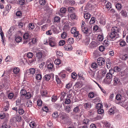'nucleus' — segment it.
Here are the masks:
<instances>
[{
	"instance_id": "f257e3e1",
	"label": "nucleus",
	"mask_w": 128,
	"mask_h": 128,
	"mask_svg": "<svg viewBox=\"0 0 128 128\" xmlns=\"http://www.w3.org/2000/svg\"><path fill=\"white\" fill-rule=\"evenodd\" d=\"M111 32L108 36V40H114L116 39L119 36L118 33L120 31V28L118 27L114 26L112 27L111 30Z\"/></svg>"
},
{
	"instance_id": "f03ea898",
	"label": "nucleus",
	"mask_w": 128,
	"mask_h": 128,
	"mask_svg": "<svg viewBox=\"0 0 128 128\" xmlns=\"http://www.w3.org/2000/svg\"><path fill=\"white\" fill-rule=\"evenodd\" d=\"M54 75L52 74H45L43 78V79L44 80L46 81H48L49 80L52 81L53 80Z\"/></svg>"
},
{
	"instance_id": "7ed1b4c3",
	"label": "nucleus",
	"mask_w": 128,
	"mask_h": 128,
	"mask_svg": "<svg viewBox=\"0 0 128 128\" xmlns=\"http://www.w3.org/2000/svg\"><path fill=\"white\" fill-rule=\"evenodd\" d=\"M48 43L51 47H54L56 45V43L55 42L54 39L51 36L49 38Z\"/></svg>"
},
{
	"instance_id": "20e7f679",
	"label": "nucleus",
	"mask_w": 128,
	"mask_h": 128,
	"mask_svg": "<svg viewBox=\"0 0 128 128\" xmlns=\"http://www.w3.org/2000/svg\"><path fill=\"white\" fill-rule=\"evenodd\" d=\"M105 59L102 58H98L97 61V64L99 66H103L105 63Z\"/></svg>"
},
{
	"instance_id": "39448f33",
	"label": "nucleus",
	"mask_w": 128,
	"mask_h": 128,
	"mask_svg": "<svg viewBox=\"0 0 128 128\" xmlns=\"http://www.w3.org/2000/svg\"><path fill=\"white\" fill-rule=\"evenodd\" d=\"M66 72L65 70H63L59 74V76L63 79H66L67 75L66 74Z\"/></svg>"
},
{
	"instance_id": "423d86ee",
	"label": "nucleus",
	"mask_w": 128,
	"mask_h": 128,
	"mask_svg": "<svg viewBox=\"0 0 128 128\" xmlns=\"http://www.w3.org/2000/svg\"><path fill=\"white\" fill-rule=\"evenodd\" d=\"M113 71V70H109V72L106 75V78L109 80H110L114 76L113 74L114 73Z\"/></svg>"
},
{
	"instance_id": "0eeeda50",
	"label": "nucleus",
	"mask_w": 128,
	"mask_h": 128,
	"mask_svg": "<svg viewBox=\"0 0 128 128\" xmlns=\"http://www.w3.org/2000/svg\"><path fill=\"white\" fill-rule=\"evenodd\" d=\"M72 34H74V37L76 38L78 40H80L82 38V35L79 34V32L78 31H76V32H75L74 33Z\"/></svg>"
},
{
	"instance_id": "6e6552de",
	"label": "nucleus",
	"mask_w": 128,
	"mask_h": 128,
	"mask_svg": "<svg viewBox=\"0 0 128 128\" xmlns=\"http://www.w3.org/2000/svg\"><path fill=\"white\" fill-rule=\"evenodd\" d=\"M91 67L93 69H96V70H98L100 68V66L96 62L92 63L91 64Z\"/></svg>"
},
{
	"instance_id": "1a4fd4ad",
	"label": "nucleus",
	"mask_w": 128,
	"mask_h": 128,
	"mask_svg": "<svg viewBox=\"0 0 128 128\" xmlns=\"http://www.w3.org/2000/svg\"><path fill=\"white\" fill-rule=\"evenodd\" d=\"M27 91L24 88L22 89L20 91V94L21 96L20 99H22V97L25 96L26 94L27 93Z\"/></svg>"
},
{
	"instance_id": "9d476101",
	"label": "nucleus",
	"mask_w": 128,
	"mask_h": 128,
	"mask_svg": "<svg viewBox=\"0 0 128 128\" xmlns=\"http://www.w3.org/2000/svg\"><path fill=\"white\" fill-rule=\"evenodd\" d=\"M48 68L49 70L52 71L54 70V68L53 63H50L48 65Z\"/></svg>"
},
{
	"instance_id": "9b49d317",
	"label": "nucleus",
	"mask_w": 128,
	"mask_h": 128,
	"mask_svg": "<svg viewBox=\"0 0 128 128\" xmlns=\"http://www.w3.org/2000/svg\"><path fill=\"white\" fill-rule=\"evenodd\" d=\"M63 104L64 106V110L66 112L68 113L70 112L71 109L70 106L64 105L63 103Z\"/></svg>"
},
{
	"instance_id": "f8f14e48",
	"label": "nucleus",
	"mask_w": 128,
	"mask_h": 128,
	"mask_svg": "<svg viewBox=\"0 0 128 128\" xmlns=\"http://www.w3.org/2000/svg\"><path fill=\"white\" fill-rule=\"evenodd\" d=\"M82 32L84 34H87L89 33V30L86 26L81 28Z\"/></svg>"
},
{
	"instance_id": "ddd939ff",
	"label": "nucleus",
	"mask_w": 128,
	"mask_h": 128,
	"mask_svg": "<svg viewBox=\"0 0 128 128\" xmlns=\"http://www.w3.org/2000/svg\"><path fill=\"white\" fill-rule=\"evenodd\" d=\"M59 116L62 120L67 118L68 116L65 113L62 112L59 114Z\"/></svg>"
},
{
	"instance_id": "4468645a",
	"label": "nucleus",
	"mask_w": 128,
	"mask_h": 128,
	"mask_svg": "<svg viewBox=\"0 0 128 128\" xmlns=\"http://www.w3.org/2000/svg\"><path fill=\"white\" fill-rule=\"evenodd\" d=\"M64 48L65 50H70L72 49V47L69 44H66L64 46Z\"/></svg>"
},
{
	"instance_id": "2eb2a0df",
	"label": "nucleus",
	"mask_w": 128,
	"mask_h": 128,
	"mask_svg": "<svg viewBox=\"0 0 128 128\" xmlns=\"http://www.w3.org/2000/svg\"><path fill=\"white\" fill-rule=\"evenodd\" d=\"M120 81L119 78L116 77L114 78L113 80V85L114 86H116L119 83Z\"/></svg>"
},
{
	"instance_id": "dca6fc26",
	"label": "nucleus",
	"mask_w": 128,
	"mask_h": 128,
	"mask_svg": "<svg viewBox=\"0 0 128 128\" xmlns=\"http://www.w3.org/2000/svg\"><path fill=\"white\" fill-rule=\"evenodd\" d=\"M120 13L121 15L124 17H126L127 16V12L125 10H122Z\"/></svg>"
},
{
	"instance_id": "f3484780",
	"label": "nucleus",
	"mask_w": 128,
	"mask_h": 128,
	"mask_svg": "<svg viewBox=\"0 0 128 128\" xmlns=\"http://www.w3.org/2000/svg\"><path fill=\"white\" fill-rule=\"evenodd\" d=\"M84 16L86 20H87L90 18V14L88 12H85L84 13Z\"/></svg>"
},
{
	"instance_id": "a211bd4d",
	"label": "nucleus",
	"mask_w": 128,
	"mask_h": 128,
	"mask_svg": "<svg viewBox=\"0 0 128 128\" xmlns=\"http://www.w3.org/2000/svg\"><path fill=\"white\" fill-rule=\"evenodd\" d=\"M36 70L34 68H30L28 70V73H29L30 74L34 75L35 73Z\"/></svg>"
},
{
	"instance_id": "6ab92c4d",
	"label": "nucleus",
	"mask_w": 128,
	"mask_h": 128,
	"mask_svg": "<svg viewBox=\"0 0 128 128\" xmlns=\"http://www.w3.org/2000/svg\"><path fill=\"white\" fill-rule=\"evenodd\" d=\"M18 112L20 115H22L24 112V110L20 106H19Z\"/></svg>"
},
{
	"instance_id": "aec40b11",
	"label": "nucleus",
	"mask_w": 128,
	"mask_h": 128,
	"mask_svg": "<svg viewBox=\"0 0 128 128\" xmlns=\"http://www.w3.org/2000/svg\"><path fill=\"white\" fill-rule=\"evenodd\" d=\"M40 93L42 97H45L46 96V95L48 94L46 90H42L40 91Z\"/></svg>"
},
{
	"instance_id": "412c9836",
	"label": "nucleus",
	"mask_w": 128,
	"mask_h": 128,
	"mask_svg": "<svg viewBox=\"0 0 128 128\" xmlns=\"http://www.w3.org/2000/svg\"><path fill=\"white\" fill-rule=\"evenodd\" d=\"M113 70V73L114 72H120L121 70V69L118 66H116L114 68V70Z\"/></svg>"
},
{
	"instance_id": "4be33fe9",
	"label": "nucleus",
	"mask_w": 128,
	"mask_h": 128,
	"mask_svg": "<svg viewBox=\"0 0 128 128\" xmlns=\"http://www.w3.org/2000/svg\"><path fill=\"white\" fill-rule=\"evenodd\" d=\"M43 54L42 52H38L36 54V57L39 59H41L42 58Z\"/></svg>"
},
{
	"instance_id": "5701e85b",
	"label": "nucleus",
	"mask_w": 128,
	"mask_h": 128,
	"mask_svg": "<svg viewBox=\"0 0 128 128\" xmlns=\"http://www.w3.org/2000/svg\"><path fill=\"white\" fill-rule=\"evenodd\" d=\"M104 126L106 128H110L111 126V124L109 122L107 121L105 122H104Z\"/></svg>"
},
{
	"instance_id": "b1692460",
	"label": "nucleus",
	"mask_w": 128,
	"mask_h": 128,
	"mask_svg": "<svg viewBox=\"0 0 128 128\" xmlns=\"http://www.w3.org/2000/svg\"><path fill=\"white\" fill-rule=\"evenodd\" d=\"M71 98H67L65 99L64 100V103L65 104H70L71 102V100H70Z\"/></svg>"
},
{
	"instance_id": "393cba45",
	"label": "nucleus",
	"mask_w": 128,
	"mask_h": 128,
	"mask_svg": "<svg viewBox=\"0 0 128 128\" xmlns=\"http://www.w3.org/2000/svg\"><path fill=\"white\" fill-rule=\"evenodd\" d=\"M66 94V92H62L60 97V100L61 101L63 100Z\"/></svg>"
},
{
	"instance_id": "a878e982",
	"label": "nucleus",
	"mask_w": 128,
	"mask_h": 128,
	"mask_svg": "<svg viewBox=\"0 0 128 128\" xmlns=\"http://www.w3.org/2000/svg\"><path fill=\"white\" fill-rule=\"evenodd\" d=\"M36 78L38 80H40L42 78V76L41 74H36Z\"/></svg>"
},
{
	"instance_id": "bb28decb",
	"label": "nucleus",
	"mask_w": 128,
	"mask_h": 128,
	"mask_svg": "<svg viewBox=\"0 0 128 128\" xmlns=\"http://www.w3.org/2000/svg\"><path fill=\"white\" fill-rule=\"evenodd\" d=\"M74 42V40L73 38H70L68 39L67 40V43L68 44H72Z\"/></svg>"
},
{
	"instance_id": "cd10ccee",
	"label": "nucleus",
	"mask_w": 128,
	"mask_h": 128,
	"mask_svg": "<svg viewBox=\"0 0 128 128\" xmlns=\"http://www.w3.org/2000/svg\"><path fill=\"white\" fill-rule=\"evenodd\" d=\"M115 7L116 8L118 11L120 10L122 8V6L121 4L119 3H118L116 4Z\"/></svg>"
},
{
	"instance_id": "c85d7f7f",
	"label": "nucleus",
	"mask_w": 128,
	"mask_h": 128,
	"mask_svg": "<svg viewBox=\"0 0 128 128\" xmlns=\"http://www.w3.org/2000/svg\"><path fill=\"white\" fill-rule=\"evenodd\" d=\"M128 55L127 54H125L120 56V59L122 60H125L128 58Z\"/></svg>"
},
{
	"instance_id": "c756f323",
	"label": "nucleus",
	"mask_w": 128,
	"mask_h": 128,
	"mask_svg": "<svg viewBox=\"0 0 128 128\" xmlns=\"http://www.w3.org/2000/svg\"><path fill=\"white\" fill-rule=\"evenodd\" d=\"M5 102H6L7 104L5 106L4 108L3 109L4 111L5 112L6 111L8 110L9 106V104L8 102V101H6Z\"/></svg>"
},
{
	"instance_id": "7c9ffc66",
	"label": "nucleus",
	"mask_w": 128,
	"mask_h": 128,
	"mask_svg": "<svg viewBox=\"0 0 128 128\" xmlns=\"http://www.w3.org/2000/svg\"><path fill=\"white\" fill-rule=\"evenodd\" d=\"M18 4L20 6H23L25 3V0H18L17 1Z\"/></svg>"
},
{
	"instance_id": "2f4dec72",
	"label": "nucleus",
	"mask_w": 128,
	"mask_h": 128,
	"mask_svg": "<svg viewBox=\"0 0 128 128\" xmlns=\"http://www.w3.org/2000/svg\"><path fill=\"white\" fill-rule=\"evenodd\" d=\"M88 75L92 77L93 78L94 77V72L90 69V70L88 71Z\"/></svg>"
},
{
	"instance_id": "473e14b6",
	"label": "nucleus",
	"mask_w": 128,
	"mask_h": 128,
	"mask_svg": "<svg viewBox=\"0 0 128 128\" xmlns=\"http://www.w3.org/2000/svg\"><path fill=\"white\" fill-rule=\"evenodd\" d=\"M26 104L27 107H31L32 106V103L31 100H29L26 103Z\"/></svg>"
},
{
	"instance_id": "72a5a7b5",
	"label": "nucleus",
	"mask_w": 128,
	"mask_h": 128,
	"mask_svg": "<svg viewBox=\"0 0 128 128\" xmlns=\"http://www.w3.org/2000/svg\"><path fill=\"white\" fill-rule=\"evenodd\" d=\"M67 98L72 99L74 98V95H73L72 92L70 91L68 95L67 96Z\"/></svg>"
},
{
	"instance_id": "f704fd0d",
	"label": "nucleus",
	"mask_w": 128,
	"mask_h": 128,
	"mask_svg": "<svg viewBox=\"0 0 128 128\" xmlns=\"http://www.w3.org/2000/svg\"><path fill=\"white\" fill-rule=\"evenodd\" d=\"M12 60V58L11 56H8L6 58L5 61L6 62H11Z\"/></svg>"
},
{
	"instance_id": "c9c22d12",
	"label": "nucleus",
	"mask_w": 128,
	"mask_h": 128,
	"mask_svg": "<svg viewBox=\"0 0 128 128\" xmlns=\"http://www.w3.org/2000/svg\"><path fill=\"white\" fill-rule=\"evenodd\" d=\"M104 82L106 84H110L111 82V80H109L107 78H104Z\"/></svg>"
},
{
	"instance_id": "e433bc0d",
	"label": "nucleus",
	"mask_w": 128,
	"mask_h": 128,
	"mask_svg": "<svg viewBox=\"0 0 128 128\" xmlns=\"http://www.w3.org/2000/svg\"><path fill=\"white\" fill-rule=\"evenodd\" d=\"M54 22H59L60 21V18L58 16H56L54 18Z\"/></svg>"
},
{
	"instance_id": "4c0bfd02",
	"label": "nucleus",
	"mask_w": 128,
	"mask_h": 128,
	"mask_svg": "<svg viewBox=\"0 0 128 128\" xmlns=\"http://www.w3.org/2000/svg\"><path fill=\"white\" fill-rule=\"evenodd\" d=\"M96 108L98 110L103 108L102 105L100 103H98L96 104Z\"/></svg>"
},
{
	"instance_id": "58836bf2",
	"label": "nucleus",
	"mask_w": 128,
	"mask_h": 128,
	"mask_svg": "<svg viewBox=\"0 0 128 128\" xmlns=\"http://www.w3.org/2000/svg\"><path fill=\"white\" fill-rule=\"evenodd\" d=\"M36 124L34 121H32L29 124V125L31 128H34L36 126Z\"/></svg>"
},
{
	"instance_id": "ea45409f",
	"label": "nucleus",
	"mask_w": 128,
	"mask_h": 128,
	"mask_svg": "<svg viewBox=\"0 0 128 128\" xmlns=\"http://www.w3.org/2000/svg\"><path fill=\"white\" fill-rule=\"evenodd\" d=\"M95 22V18L94 17L91 18L89 22L90 24H94Z\"/></svg>"
},
{
	"instance_id": "a19ab883",
	"label": "nucleus",
	"mask_w": 128,
	"mask_h": 128,
	"mask_svg": "<svg viewBox=\"0 0 128 128\" xmlns=\"http://www.w3.org/2000/svg\"><path fill=\"white\" fill-rule=\"evenodd\" d=\"M28 28L32 30L34 28V25L33 23H30L29 24Z\"/></svg>"
},
{
	"instance_id": "79ce46f5",
	"label": "nucleus",
	"mask_w": 128,
	"mask_h": 128,
	"mask_svg": "<svg viewBox=\"0 0 128 128\" xmlns=\"http://www.w3.org/2000/svg\"><path fill=\"white\" fill-rule=\"evenodd\" d=\"M29 36V35L28 33H24L23 36V38L24 39H27Z\"/></svg>"
},
{
	"instance_id": "37998d69",
	"label": "nucleus",
	"mask_w": 128,
	"mask_h": 128,
	"mask_svg": "<svg viewBox=\"0 0 128 128\" xmlns=\"http://www.w3.org/2000/svg\"><path fill=\"white\" fill-rule=\"evenodd\" d=\"M57 99V96H53L52 97V102H55Z\"/></svg>"
},
{
	"instance_id": "c03bdc74",
	"label": "nucleus",
	"mask_w": 128,
	"mask_h": 128,
	"mask_svg": "<svg viewBox=\"0 0 128 128\" xmlns=\"http://www.w3.org/2000/svg\"><path fill=\"white\" fill-rule=\"evenodd\" d=\"M75 86L77 88H80L82 86V84L80 82H77L76 83Z\"/></svg>"
},
{
	"instance_id": "a18cd8bd",
	"label": "nucleus",
	"mask_w": 128,
	"mask_h": 128,
	"mask_svg": "<svg viewBox=\"0 0 128 128\" xmlns=\"http://www.w3.org/2000/svg\"><path fill=\"white\" fill-rule=\"evenodd\" d=\"M80 110L79 107L78 106L75 107L73 110V111L75 112H80Z\"/></svg>"
},
{
	"instance_id": "49530a36",
	"label": "nucleus",
	"mask_w": 128,
	"mask_h": 128,
	"mask_svg": "<svg viewBox=\"0 0 128 128\" xmlns=\"http://www.w3.org/2000/svg\"><path fill=\"white\" fill-rule=\"evenodd\" d=\"M14 96V95L13 92L10 93L8 95V97L10 99H12Z\"/></svg>"
},
{
	"instance_id": "de8ad7c7",
	"label": "nucleus",
	"mask_w": 128,
	"mask_h": 128,
	"mask_svg": "<svg viewBox=\"0 0 128 128\" xmlns=\"http://www.w3.org/2000/svg\"><path fill=\"white\" fill-rule=\"evenodd\" d=\"M97 39L98 41H102L104 39V37L102 35H98V36Z\"/></svg>"
},
{
	"instance_id": "09e8293b",
	"label": "nucleus",
	"mask_w": 128,
	"mask_h": 128,
	"mask_svg": "<svg viewBox=\"0 0 128 128\" xmlns=\"http://www.w3.org/2000/svg\"><path fill=\"white\" fill-rule=\"evenodd\" d=\"M20 71V69L18 68H14L13 72L15 74H17Z\"/></svg>"
},
{
	"instance_id": "8fccbe9b",
	"label": "nucleus",
	"mask_w": 128,
	"mask_h": 128,
	"mask_svg": "<svg viewBox=\"0 0 128 128\" xmlns=\"http://www.w3.org/2000/svg\"><path fill=\"white\" fill-rule=\"evenodd\" d=\"M42 104V101L40 100H38L37 102V104L39 106H41Z\"/></svg>"
},
{
	"instance_id": "3c124183",
	"label": "nucleus",
	"mask_w": 128,
	"mask_h": 128,
	"mask_svg": "<svg viewBox=\"0 0 128 128\" xmlns=\"http://www.w3.org/2000/svg\"><path fill=\"white\" fill-rule=\"evenodd\" d=\"M76 28L75 27H73L71 28L70 32L72 34L74 33L75 32H76Z\"/></svg>"
},
{
	"instance_id": "603ef678",
	"label": "nucleus",
	"mask_w": 128,
	"mask_h": 128,
	"mask_svg": "<svg viewBox=\"0 0 128 128\" xmlns=\"http://www.w3.org/2000/svg\"><path fill=\"white\" fill-rule=\"evenodd\" d=\"M122 95L120 94H119L116 95V98L118 100H120L122 99Z\"/></svg>"
},
{
	"instance_id": "864d4df0",
	"label": "nucleus",
	"mask_w": 128,
	"mask_h": 128,
	"mask_svg": "<svg viewBox=\"0 0 128 128\" xmlns=\"http://www.w3.org/2000/svg\"><path fill=\"white\" fill-rule=\"evenodd\" d=\"M22 40V38L19 36H18L15 39L16 41L18 42H20Z\"/></svg>"
},
{
	"instance_id": "5fc2aeb1",
	"label": "nucleus",
	"mask_w": 128,
	"mask_h": 128,
	"mask_svg": "<svg viewBox=\"0 0 128 128\" xmlns=\"http://www.w3.org/2000/svg\"><path fill=\"white\" fill-rule=\"evenodd\" d=\"M66 9L65 8L62 7L60 9V12L61 13L64 14L66 13Z\"/></svg>"
},
{
	"instance_id": "6e6d98bb",
	"label": "nucleus",
	"mask_w": 128,
	"mask_h": 128,
	"mask_svg": "<svg viewBox=\"0 0 128 128\" xmlns=\"http://www.w3.org/2000/svg\"><path fill=\"white\" fill-rule=\"evenodd\" d=\"M126 44V42L124 40H121L120 42V45L121 46H124Z\"/></svg>"
},
{
	"instance_id": "4d7b16f0",
	"label": "nucleus",
	"mask_w": 128,
	"mask_h": 128,
	"mask_svg": "<svg viewBox=\"0 0 128 128\" xmlns=\"http://www.w3.org/2000/svg\"><path fill=\"white\" fill-rule=\"evenodd\" d=\"M74 8L73 7H69L68 8V11L70 13L74 12Z\"/></svg>"
},
{
	"instance_id": "13d9d810",
	"label": "nucleus",
	"mask_w": 128,
	"mask_h": 128,
	"mask_svg": "<svg viewBox=\"0 0 128 128\" xmlns=\"http://www.w3.org/2000/svg\"><path fill=\"white\" fill-rule=\"evenodd\" d=\"M25 96V97L26 98L29 99L31 97V95L30 92H27L26 96Z\"/></svg>"
},
{
	"instance_id": "bf43d9fd",
	"label": "nucleus",
	"mask_w": 128,
	"mask_h": 128,
	"mask_svg": "<svg viewBox=\"0 0 128 128\" xmlns=\"http://www.w3.org/2000/svg\"><path fill=\"white\" fill-rule=\"evenodd\" d=\"M54 63L57 65H59L61 63L60 60L59 59H57L54 61Z\"/></svg>"
},
{
	"instance_id": "052dcab7",
	"label": "nucleus",
	"mask_w": 128,
	"mask_h": 128,
	"mask_svg": "<svg viewBox=\"0 0 128 128\" xmlns=\"http://www.w3.org/2000/svg\"><path fill=\"white\" fill-rule=\"evenodd\" d=\"M114 108H110L109 111V113L110 114H114Z\"/></svg>"
},
{
	"instance_id": "680f3d73",
	"label": "nucleus",
	"mask_w": 128,
	"mask_h": 128,
	"mask_svg": "<svg viewBox=\"0 0 128 128\" xmlns=\"http://www.w3.org/2000/svg\"><path fill=\"white\" fill-rule=\"evenodd\" d=\"M84 41L85 44L87 45H88L89 43L90 38H87L85 39Z\"/></svg>"
},
{
	"instance_id": "e2e57ef3",
	"label": "nucleus",
	"mask_w": 128,
	"mask_h": 128,
	"mask_svg": "<svg viewBox=\"0 0 128 128\" xmlns=\"http://www.w3.org/2000/svg\"><path fill=\"white\" fill-rule=\"evenodd\" d=\"M103 44L106 46H108L109 44V42L108 40H105L103 42Z\"/></svg>"
},
{
	"instance_id": "0e129e2a",
	"label": "nucleus",
	"mask_w": 128,
	"mask_h": 128,
	"mask_svg": "<svg viewBox=\"0 0 128 128\" xmlns=\"http://www.w3.org/2000/svg\"><path fill=\"white\" fill-rule=\"evenodd\" d=\"M111 5L110 3L108 2L106 5V7L108 9H110L111 8Z\"/></svg>"
},
{
	"instance_id": "69168bd1",
	"label": "nucleus",
	"mask_w": 128,
	"mask_h": 128,
	"mask_svg": "<svg viewBox=\"0 0 128 128\" xmlns=\"http://www.w3.org/2000/svg\"><path fill=\"white\" fill-rule=\"evenodd\" d=\"M56 80L58 84H60L61 82L60 79L59 78L58 76H56Z\"/></svg>"
},
{
	"instance_id": "338daca9",
	"label": "nucleus",
	"mask_w": 128,
	"mask_h": 128,
	"mask_svg": "<svg viewBox=\"0 0 128 128\" xmlns=\"http://www.w3.org/2000/svg\"><path fill=\"white\" fill-rule=\"evenodd\" d=\"M94 94L93 92H90L88 94V97L90 98H94Z\"/></svg>"
},
{
	"instance_id": "774afa93",
	"label": "nucleus",
	"mask_w": 128,
	"mask_h": 128,
	"mask_svg": "<svg viewBox=\"0 0 128 128\" xmlns=\"http://www.w3.org/2000/svg\"><path fill=\"white\" fill-rule=\"evenodd\" d=\"M10 126H8V125L5 123H3L1 126V128H10Z\"/></svg>"
}]
</instances>
